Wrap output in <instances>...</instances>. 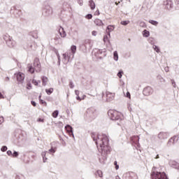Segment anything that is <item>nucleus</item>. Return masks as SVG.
Returning a JSON list of instances; mask_svg holds the SVG:
<instances>
[{
  "label": "nucleus",
  "instance_id": "f03ea898",
  "mask_svg": "<svg viewBox=\"0 0 179 179\" xmlns=\"http://www.w3.org/2000/svg\"><path fill=\"white\" fill-rule=\"evenodd\" d=\"M108 115L113 121H120L124 120V115L115 110H109L108 111Z\"/></svg>",
  "mask_w": 179,
  "mask_h": 179
},
{
  "label": "nucleus",
  "instance_id": "37998d69",
  "mask_svg": "<svg viewBox=\"0 0 179 179\" xmlns=\"http://www.w3.org/2000/svg\"><path fill=\"white\" fill-rule=\"evenodd\" d=\"M31 105L34 106V107H36V106H37V103H36V102L34 101H32L31 102Z\"/></svg>",
  "mask_w": 179,
  "mask_h": 179
},
{
  "label": "nucleus",
  "instance_id": "a211bd4d",
  "mask_svg": "<svg viewBox=\"0 0 179 179\" xmlns=\"http://www.w3.org/2000/svg\"><path fill=\"white\" fill-rule=\"evenodd\" d=\"M35 71H36V69H34V67H33V66L28 65V71L30 73H34Z\"/></svg>",
  "mask_w": 179,
  "mask_h": 179
},
{
  "label": "nucleus",
  "instance_id": "dca6fc26",
  "mask_svg": "<svg viewBox=\"0 0 179 179\" xmlns=\"http://www.w3.org/2000/svg\"><path fill=\"white\" fill-rule=\"evenodd\" d=\"M94 22L96 26H103V21L100 19H95Z\"/></svg>",
  "mask_w": 179,
  "mask_h": 179
},
{
  "label": "nucleus",
  "instance_id": "2eb2a0df",
  "mask_svg": "<svg viewBox=\"0 0 179 179\" xmlns=\"http://www.w3.org/2000/svg\"><path fill=\"white\" fill-rule=\"evenodd\" d=\"M41 80H42L43 86H46L47 83H48V78H47L45 76H42L41 77Z\"/></svg>",
  "mask_w": 179,
  "mask_h": 179
},
{
  "label": "nucleus",
  "instance_id": "bb28decb",
  "mask_svg": "<svg viewBox=\"0 0 179 179\" xmlns=\"http://www.w3.org/2000/svg\"><path fill=\"white\" fill-rule=\"evenodd\" d=\"M113 56L115 61H118V52H117V51L114 52Z\"/></svg>",
  "mask_w": 179,
  "mask_h": 179
},
{
  "label": "nucleus",
  "instance_id": "ddd939ff",
  "mask_svg": "<svg viewBox=\"0 0 179 179\" xmlns=\"http://www.w3.org/2000/svg\"><path fill=\"white\" fill-rule=\"evenodd\" d=\"M65 129L67 134H69L70 136H71V135H73V131H72V127H71L70 125H66L65 127Z\"/></svg>",
  "mask_w": 179,
  "mask_h": 179
},
{
  "label": "nucleus",
  "instance_id": "4be33fe9",
  "mask_svg": "<svg viewBox=\"0 0 179 179\" xmlns=\"http://www.w3.org/2000/svg\"><path fill=\"white\" fill-rule=\"evenodd\" d=\"M75 93L77 96L76 99H77V100H78V101H81L82 100H83L85 99V98L81 99L80 96H79V91L76 90Z\"/></svg>",
  "mask_w": 179,
  "mask_h": 179
},
{
  "label": "nucleus",
  "instance_id": "09e8293b",
  "mask_svg": "<svg viewBox=\"0 0 179 179\" xmlns=\"http://www.w3.org/2000/svg\"><path fill=\"white\" fill-rule=\"evenodd\" d=\"M175 139H177V136H173V138H171V141H174Z\"/></svg>",
  "mask_w": 179,
  "mask_h": 179
},
{
  "label": "nucleus",
  "instance_id": "4d7b16f0",
  "mask_svg": "<svg viewBox=\"0 0 179 179\" xmlns=\"http://www.w3.org/2000/svg\"><path fill=\"white\" fill-rule=\"evenodd\" d=\"M116 179H120V177H119V176H117V177H116Z\"/></svg>",
  "mask_w": 179,
  "mask_h": 179
},
{
  "label": "nucleus",
  "instance_id": "c756f323",
  "mask_svg": "<svg viewBox=\"0 0 179 179\" xmlns=\"http://www.w3.org/2000/svg\"><path fill=\"white\" fill-rule=\"evenodd\" d=\"M149 23H150L151 24H153V26H156L157 24H159V22H157V21H155V20H150Z\"/></svg>",
  "mask_w": 179,
  "mask_h": 179
},
{
  "label": "nucleus",
  "instance_id": "5fc2aeb1",
  "mask_svg": "<svg viewBox=\"0 0 179 179\" xmlns=\"http://www.w3.org/2000/svg\"><path fill=\"white\" fill-rule=\"evenodd\" d=\"M155 159H159V155H157V157H155Z\"/></svg>",
  "mask_w": 179,
  "mask_h": 179
},
{
  "label": "nucleus",
  "instance_id": "39448f33",
  "mask_svg": "<svg viewBox=\"0 0 179 179\" xmlns=\"http://www.w3.org/2000/svg\"><path fill=\"white\" fill-rule=\"evenodd\" d=\"M14 78H16V80L18 82V83H23V80H24V73L18 71L14 74Z\"/></svg>",
  "mask_w": 179,
  "mask_h": 179
},
{
  "label": "nucleus",
  "instance_id": "c03bdc74",
  "mask_svg": "<svg viewBox=\"0 0 179 179\" xmlns=\"http://www.w3.org/2000/svg\"><path fill=\"white\" fill-rule=\"evenodd\" d=\"M3 121H4L3 117H0V125L2 124V123L3 122Z\"/></svg>",
  "mask_w": 179,
  "mask_h": 179
},
{
  "label": "nucleus",
  "instance_id": "a19ab883",
  "mask_svg": "<svg viewBox=\"0 0 179 179\" xmlns=\"http://www.w3.org/2000/svg\"><path fill=\"white\" fill-rule=\"evenodd\" d=\"M49 152H50L51 153H55V152H56V150H55V148H50V150H49Z\"/></svg>",
  "mask_w": 179,
  "mask_h": 179
},
{
  "label": "nucleus",
  "instance_id": "c9c22d12",
  "mask_svg": "<svg viewBox=\"0 0 179 179\" xmlns=\"http://www.w3.org/2000/svg\"><path fill=\"white\" fill-rule=\"evenodd\" d=\"M6 150H8V147L6 146H3L1 148V152H6Z\"/></svg>",
  "mask_w": 179,
  "mask_h": 179
},
{
  "label": "nucleus",
  "instance_id": "ea45409f",
  "mask_svg": "<svg viewBox=\"0 0 179 179\" xmlns=\"http://www.w3.org/2000/svg\"><path fill=\"white\" fill-rule=\"evenodd\" d=\"M122 73H124V72H122V71H120L118 73H117V76L119 77V78H122Z\"/></svg>",
  "mask_w": 179,
  "mask_h": 179
},
{
  "label": "nucleus",
  "instance_id": "6e6552de",
  "mask_svg": "<svg viewBox=\"0 0 179 179\" xmlns=\"http://www.w3.org/2000/svg\"><path fill=\"white\" fill-rule=\"evenodd\" d=\"M63 59H62V62L66 65L69 61H71V55L68 53H64L63 55Z\"/></svg>",
  "mask_w": 179,
  "mask_h": 179
},
{
  "label": "nucleus",
  "instance_id": "58836bf2",
  "mask_svg": "<svg viewBox=\"0 0 179 179\" xmlns=\"http://www.w3.org/2000/svg\"><path fill=\"white\" fill-rule=\"evenodd\" d=\"M86 19H92V17H93V15H92V14H87L85 16Z\"/></svg>",
  "mask_w": 179,
  "mask_h": 179
},
{
  "label": "nucleus",
  "instance_id": "de8ad7c7",
  "mask_svg": "<svg viewBox=\"0 0 179 179\" xmlns=\"http://www.w3.org/2000/svg\"><path fill=\"white\" fill-rule=\"evenodd\" d=\"M92 36H96L97 34V31H92Z\"/></svg>",
  "mask_w": 179,
  "mask_h": 179
},
{
  "label": "nucleus",
  "instance_id": "20e7f679",
  "mask_svg": "<svg viewBox=\"0 0 179 179\" xmlns=\"http://www.w3.org/2000/svg\"><path fill=\"white\" fill-rule=\"evenodd\" d=\"M34 67L35 69V71L37 72L38 73L39 72H41V63H40V59L38 57H36L34 59Z\"/></svg>",
  "mask_w": 179,
  "mask_h": 179
},
{
  "label": "nucleus",
  "instance_id": "4468645a",
  "mask_svg": "<svg viewBox=\"0 0 179 179\" xmlns=\"http://www.w3.org/2000/svg\"><path fill=\"white\" fill-rule=\"evenodd\" d=\"M59 33L61 36V37H66V32H65V31L64 30V28H62V27H60V28L59 29Z\"/></svg>",
  "mask_w": 179,
  "mask_h": 179
},
{
  "label": "nucleus",
  "instance_id": "72a5a7b5",
  "mask_svg": "<svg viewBox=\"0 0 179 179\" xmlns=\"http://www.w3.org/2000/svg\"><path fill=\"white\" fill-rule=\"evenodd\" d=\"M7 44L8 45H9L10 47H13L14 45H13V42H12V41H7Z\"/></svg>",
  "mask_w": 179,
  "mask_h": 179
},
{
  "label": "nucleus",
  "instance_id": "f704fd0d",
  "mask_svg": "<svg viewBox=\"0 0 179 179\" xmlns=\"http://www.w3.org/2000/svg\"><path fill=\"white\" fill-rule=\"evenodd\" d=\"M114 166H115L116 170H118V169H120V166H118V164H117V161L114 162Z\"/></svg>",
  "mask_w": 179,
  "mask_h": 179
},
{
  "label": "nucleus",
  "instance_id": "49530a36",
  "mask_svg": "<svg viewBox=\"0 0 179 179\" xmlns=\"http://www.w3.org/2000/svg\"><path fill=\"white\" fill-rule=\"evenodd\" d=\"M38 122H44V119L38 118Z\"/></svg>",
  "mask_w": 179,
  "mask_h": 179
},
{
  "label": "nucleus",
  "instance_id": "6ab92c4d",
  "mask_svg": "<svg viewBox=\"0 0 179 179\" xmlns=\"http://www.w3.org/2000/svg\"><path fill=\"white\" fill-rule=\"evenodd\" d=\"M71 53H72V55L73 57V55H75L76 52V45H72L71 47Z\"/></svg>",
  "mask_w": 179,
  "mask_h": 179
},
{
  "label": "nucleus",
  "instance_id": "3c124183",
  "mask_svg": "<svg viewBox=\"0 0 179 179\" xmlns=\"http://www.w3.org/2000/svg\"><path fill=\"white\" fill-rule=\"evenodd\" d=\"M45 160H47V158H45V157H43V162H44V163H45Z\"/></svg>",
  "mask_w": 179,
  "mask_h": 179
},
{
  "label": "nucleus",
  "instance_id": "aec40b11",
  "mask_svg": "<svg viewBox=\"0 0 179 179\" xmlns=\"http://www.w3.org/2000/svg\"><path fill=\"white\" fill-rule=\"evenodd\" d=\"M143 37H149V36H150V32L145 29L143 31Z\"/></svg>",
  "mask_w": 179,
  "mask_h": 179
},
{
  "label": "nucleus",
  "instance_id": "f257e3e1",
  "mask_svg": "<svg viewBox=\"0 0 179 179\" xmlns=\"http://www.w3.org/2000/svg\"><path fill=\"white\" fill-rule=\"evenodd\" d=\"M91 136L94 141L97 148L101 149L102 152H108L110 150V147L108 146V137L107 136L102 134L99 135L96 133H92Z\"/></svg>",
  "mask_w": 179,
  "mask_h": 179
},
{
  "label": "nucleus",
  "instance_id": "a878e982",
  "mask_svg": "<svg viewBox=\"0 0 179 179\" xmlns=\"http://www.w3.org/2000/svg\"><path fill=\"white\" fill-rule=\"evenodd\" d=\"M129 20L121 21L120 22V24H122V26H127V24H129Z\"/></svg>",
  "mask_w": 179,
  "mask_h": 179
},
{
  "label": "nucleus",
  "instance_id": "a18cd8bd",
  "mask_svg": "<svg viewBox=\"0 0 179 179\" xmlns=\"http://www.w3.org/2000/svg\"><path fill=\"white\" fill-rule=\"evenodd\" d=\"M7 155L8 156H13L12 151H10V150L7 151Z\"/></svg>",
  "mask_w": 179,
  "mask_h": 179
},
{
  "label": "nucleus",
  "instance_id": "393cba45",
  "mask_svg": "<svg viewBox=\"0 0 179 179\" xmlns=\"http://www.w3.org/2000/svg\"><path fill=\"white\" fill-rule=\"evenodd\" d=\"M56 55L57 57L58 64L59 65H61V56L59 55V53H58V51H56Z\"/></svg>",
  "mask_w": 179,
  "mask_h": 179
},
{
  "label": "nucleus",
  "instance_id": "cd10ccee",
  "mask_svg": "<svg viewBox=\"0 0 179 179\" xmlns=\"http://www.w3.org/2000/svg\"><path fill=\"white\" fill-rule=\"evenodd\" d=\"M45 92H46L47 94H51V93H52V92H54V89L50 88V89L45 90Z\"/></svg>",
  "mask_w": 179,
  "mask_h": 179
},
{
  "label": "nucleus",
  "instance_id": "9d476101",
  "mask_svg": "<svg viewBox=\"0 0 179 179\" xmlns=\"http://www.w3.org/2000/svg\"><path fill=\"white\" fill-rule=\"evenodd\" d=\"M164 6H165L166 9H171V8H173V1L171 0L164 1Z\"/></svg>",
  "mask_w": 179,
  "mask_h": 179
},
{
  "label": "nucleus",
  "instance_id": "864d4df0",
  "mask_svg": "<svg viewBox=\"0 0 179 179\" xmlns=\"http://www.w3.org/2000/svg\"><path fill=\"white\" fill-rule=\"evenodd\" d=\"M107 36H104L103 37V41H106V38Z\"/></svg>",
  "mask_w": 179,
  "mask_h": 179
},
{
  "label": "nucleus",
  "instance_id": "7c9ffc66",
  "mask_svg": "<svg viewBox=\"0 0 179 179\" xmlns=\"http://www.w3.org/2000/svg\"><path fill=\"white\" fill-rule=\"evenodd\" d=\"M107 29H108V30L109 31H113V30H114V26H113V25H109V26H108Z\"/></svg>",
  "mask_w": 179,
  "mask_h": 179
},
{
  "label": "nucleus",
  "instance_id": "4c0bfd02",
  "mask_svg": "<svg viewBox=\"0 0 179 179\" xmlns=\"http://www.w3.org/2000/svg\"><path fill=\"white\" fill-rule=\"evenodd\" d=\"M125 97H127L128 99H131V93H129V92H127L125 94Z\"/></svg>",
  "mask_w": 179,
  "mask_h": 179
},
{
  "label": "nucleus",
  "instance_id": "423d86ee",
  "mask_svg": "<svg viewBox=\"0 0 179 179\" xmlns=\"http://www.w3.org/2000/svg\"><path fill=\"white\" fill-rule=\"evenodd\" d=\"M131 143L133 146H134L136 149L141 148V144H139V136H134L131 137Z\"/></svg>",
  "mask_w": 179,
  "mask_h": 179
},
{
  "label": "nucleus",
  "instance_id": "1a4fd4ad",
  "mask_svg": "<svg viewBox=\"0 0 179 179\" xmlns=\"http://www.w3.org/2000/svg\"><path fill=\"white\" fill-rule=\"evenodd\" d=\"M152 92H153V89H152V87H147L144 88L143 91L144 96H150V94H152Z\"/></svg>",
  "mask_w": 179,
  "mask_h": 179
},
{
  "label": "nucleus",
  "instance_id": "f3484780",
  "mask_svg": "<svg viewBox=\"0 0 179 179\" xmlns=\"http://www.w3.org/2000/svg\"><path fill=\"white\" fill-rule=\"evenodd\" d=\"M89 3L92 10H94V8H96V4L94 3V1L93 0H90L89 1Z\"/></svg>",
  "mask_w": 179,
  "mask_h": 179
},
{
  "label": "nucleus",
  "instance_id": "6e6d98bb",
  "mask_svg": "<svg viewBox=\"0 0 179 179\" xmlns=\"http://www.w3.org/2000/svg\"><path fill=\"white\" fill-rule=\"evenodd\" d=\"M118 3H120V2H119V3H117V2H115V5H118Z\"/></svg>",
  "mask_w": 179,
  "mask_h": 179
},
{
  "label": "nucleus",
  "instance_id": "5701e85b",
  "mask_svg": "<svg viewBox=\"0 0 179 179\" xmlns=\"http://www.w3.org/2000/svg\"><path fill=\"white\" fill-rule=\"evenodd\" d=\"M59 114V112L58 110H55L52 113V116L53 117V118H57V117H58V115Z\"/></svg>",
  "mask_w": 179,
  "mask_h": 179
},
{
  "label": "nucleus",
  "instance_id": "b1692460",
  "mask_svg": "<svg viewBox=\"0 0 179 179\" xmlns=\"http://www.w3.org/2000/svg\"><path fill=\"white\" fill-rule=\"evenodd\" d=\"M96 176L101 178V177H103V171L98 170L96 173Z\"/></svg>",
  "mask_w": 179,
  "mask_h": 179
},
{
  "label": "nucleus",
  "instance_id": "c85d7f7f",
  "mask_svg": "<svg viewBox=\"0 0 179 179\" xmlns=\"http://www.w3.org/2000/svg\"><path fill=\"white\" fill-rule=\"evenodd\" d=\"M41 81H37V80H32V83L35 86H38V83H41Z\"/></svg>",
  "mask_w": 179,
  "mask_h": 179
},
{
  "label": "nucleus",
  "instance_id": "9b49d317",
  "mask_svg": "<svg viewBox=\"0 0 179 179\" xmlns=\"http://www.w3.org/2000/svg\"><path fill=\"white\" fill-rule=\"evenodd\" d=\"M115 96V94L110 92H106V99L108 100V101L113 100Z\"/></svg>",
  "mask_w": 179,
  "mask_h": 179
},
{
  "label": "nucleus",
  "instance_id": "e433bc0d",
  "mask_svg": "<svg viewBox=\"0 0 179 179\" xmlns=\"http://www.w3.org/2000/svg\"><path fill=\"white\" fill-rule=\"evenodd\" d=\"M12 156H13V157H17V156H19V153H17V152L15 151Z\"/></svg>",
  "mask_w": 179,
  "mask_h": 179
},
{
  "label": "nucleus",
  "instance_id": "473e14b6",
  "mask_svg": "<svg viewBox=\"0 0 179 179\" xmlns=\"http://www.w3.org/2000/svg\"><path fill=\"white\" fill-rule=\"evenodd\" d=\"M31 87H32L31 83H28L27 84V89L28 90H30V89H31Z\"/></svg>",
  "mask_w": 179,
  "mask_h": 179
},
{
  "label": "nucleus",
  "instance_id": "7ed1b4c3",
  "mask_svg": "<svg viewBox=\"0 0 179 179\" xmlns=\"http://www.w3.org/2000/svg\"><path fill=\"white\" fill-rule=\"evenodd\" d=\"M151 179H169V178H167L166 173L161 172L157 168L153 167L151 172Z\"/></svg>",
  "mask_w": 179,
  "mask_h": 179
},
{
  "label": "nucleus",
  "instance_id": "79ce46f5",
  "mask_svg": "<svg viewBox=\"0 0 179 179\" xmlns=\"http://www.w3.org/2000/svg\"><path fill=\"white\" fill-rule=\"evenodd\" d=\"M69 87H71V89H73V83L72 82L69 83Z\"/></svg>",
  "mask_w": 179,
  "mask_h": 179
},
{
  "label": "nucleus",
  "instance_id": "2f4dec72",
  "mask_svg": "<svg viewBox=\"0 0 179 179\" xmlns=\"http://www.w3.org/2000/svg\"><path fill=\"white\" fill-rule=\"evenodd\" d=\"M153 48L155 51H156V52H160V50L159 49V47H157V45H154Z\"/></svg>",
  "mask_w": 179,
  "mask_h": 179
},
{
  "label": "nucleus",
  "instance_id": "8fccbe9b",
  "mask_svg": "<svg viewBox=\"0 0 179 179\" xmlns=\"http://www.w3.org/2000/svg\"><path fill=\"white\" fill-rule=\"evenodd\" d=\"M95 15H100V11L97 10L96 12H95Z\"/></svg>",
  "mask_w": 179,
  "mask_h": 179
},
{
  "label": "nucleus",
  "instance_id": "603ef678",
  "mask_svg": "<svg viewBox=\"0 0 179 179\" xmlns=\"http://www.w3.org/2000/svg\"><path fill=\"white\" fill-rule=\"evenodd\" d=\"M3 98V95H2V94H1V92H0V99H2Z\"/></svg>",
  "mask_w": 179,
  "mask_h": 179
},
{
  "label": "nucleus",
  "instance_id": "f8f14e48",
  "mask_svg": "<svg viewBox=\"0 0 179 179\" xmlns=\"http://www.w3.org/2000/svg\"><path fill=\"white\" fill-rule=\"evenodd\" d=\"M158 138L159 139H167V138H169V134L166 132H160L158 134Z\"/></svg>",
  "mask_w": 179,
  "mask_h": 179
},
{
  "label": "nucleus",
  "instance_id": "0eeeda50",
  "mask_svg": "<svg viewBox=\"0 0 179 179\" xmlns=\"http://www.w3.org/2000/svg\"><path fill=\"white\" fill-rule=\"evenodd\" d=\"M123 179H138V175L134 172H127L124 174Z\"/></svg>",
  "mask_w": 179,
  "mask_h": 179
},
{
  "label": "nucleus",
  "instance_id": "412c9836",
  "mask_svg": "<svg viewBox=\"0 0 179 179\" xmlns=\"http://www.w3.org/2000/svg\"><path fill=\"white\" fill-rule=\"evenodd\" d=\"M39 101H40V104H42L45 107H47V102H45V101L41 99V96H39Z\"/></svg>",
  "mask_w": 179,
  "mask_h": 179
}]
</instances>
